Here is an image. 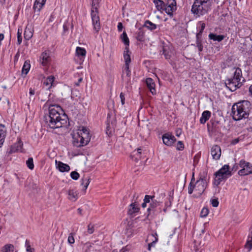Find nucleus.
<instances>
[{
	"label": "nucleus",
	"mask_w": 252,
	"mask_h": 252,
	"mask_svg": "<svg viewBox=\"0 0 252 252\" xmlns=\"http://www.w3.org/2000/svg\"><path fill=\"white\" fill-rule=\"evenodd\" d=\"M249 92L250 94L252 96V85H251L249 87Z\"/></svg>",
	"instance_id": "63"
},
{
	"label": "nucleus",
	"mask_w": 252,
	"mask_h": 252,
	"mask_svg": "<svg viewBox=\"0 0 252 252\" xmlns=\"http://www.w3.org/2000/svg\"><path fill=\"white\" fill-rule=\"evenodd\" d=\"M166 3L164 11L170 17L173 16V12L177 9L176 0H165Z\"/></svg>",
	"instance_id": "9"
},
{
	"label": "nucleus",
	"mask_w": 252,
	"mask_h": 252,
	"mask_svg": "<svg viewBox=\"0 0 252 252\" xmlns=\"http://www.w3.org/2000/svg\"><path fill=\"white\" fill-rule=\"evenodd\" d=\"M239 166L242 168L238 172L240 176H245L252 173V165L244 159L240 161Z\"/></svg>",
	"instance_id": "7"
},
{
	"label": "nucleus",
	"mask_w": 252,
	"mask_h": 252,
	"mask_svg": "<svg viewBox=\"0 0 252 252\" xmlns=\"http://www.w3.org/2000/svg\"><path fill=\"white\" fill-rule=\"evenodd\" d=\"M176 149L178 150L182 151L184 149V143L181 141H178L177 144Z\"/></svg>",
	"instance_id": "48"
},
{
	"label": "nucleus",
	"mask_w": 252,
	"mask_h": 252,
	"mask_svg": "<svg viewBox=\"0 0 252 252\" xmlns=\"http://www.w3.org/2000/svg\"><path fill=\"white\" fill-rule=\"evenodd\" d=\"M76 54L77 56L80 58V60L83 61V59H84L86 56V51L85 49L77 47L76 49Z\"/></svg>",
	"instance_id": "24"
},
{
	"label": "nucleus",
	"mask_w": 252,
	"mask_h": 252,
	"mask_svg": "<svg viewBox=\"0 0 252 252\" xmlns=\"http://www.w3.org/2000/svg\"><path fill=\"white\" fill-rule=\"evenodd\" d=\"M120 38L126 47H128L129 45V40L125 31L123 32V33L121 35Z\"/></svg>",
	"instance_id": "29"
},
{
	"label": "nucleus",
	"mask_w": 252,
	"mask_h": 252,
	"mask_svg": "<svg viewBox=\"0 0 252 252\" xmlns=\"http://www.w3.org/2000/svg\"><path fill=\"white\" fill-rule=\"evenodd\" d=\"M54 80L55 77L54 76L51 75L48 76L44 80L43 84L47 87L48 89H50L52 86H53Z\"/></svg>",
	"instance_id": "20"
},
{
	"label": "nucleus",
	"mask_w": 252,
	"mask_h": 252,
	"mask_svg": "<svg viewBox=\"0 0 252 252\" xmlns=\"http://www.w3.org/2000/svg\"><path fill=\"white\" fill-rule=\"evenodd\" d=\"M215 175L214 184L218 186L222 181L226 180L231 175V171L229 170V166L227 164L223 165L215 173Z\"/></svg>",
	"instance_id": "5"
},
{
	"label": "nucleus",
	"mask_w": 252,
	"mask_h": 252,
	"mask_svg": "<svg viewBox=\"0 0 252 252\" xmlns=\"http://www.w3.org/2000/svg\"><path fill=\"white\" fill-rule=\"evenodd\" d=\"M124 58L125 61V65H129L131 62L130 54H129L128 47H126L124 53Z\"/></svg>",
	"instance_id": "26"
},
{
	"label": "nucleus",
	"mask_w": 252,
	"mask_h": 252,
	"mask_svg": "<svg viewBox=\"0 0 252 252\" xmlns=\"http://www.w3.org/2000/svg\"><path fill=\"white\" fill-rule=\"evenodd\" d=\"M181 134V129H178L176 130V135L178 137H179Z\"/></svg>",
	"instance_id": "60"
},
{
	"label": "nucleus",
	"mask_w": 252,
	"mask_h": 252,
	"mask_svg": "<svg viewBox=\"0 0 252 252\" xmlns=\"http://www.w3.org/2000/svg\"><path fill=\"white\" fill-rule=\"evenodd\" d=\"M24 38L25 40H30L33 35L32 30L31 28L26 27L24 32Z\"/></svg>",
	"instance_id": "27"
},
{
	"label": "nucleus",
	"mask_w": 252,
	"mask_h": 252,
	"mask_svg": "<svg viewBox=\"0 0 252 252\" xmlns=\"http://www.w3.org/2000/svg\"><path fill=\"white\" fill-rule=\"evenodd\" d=\"M209 213V209L207 208L204 207L201 212H200V217L202 218L206 217Z\"/></svg>",
	"instance_id": "44"
},
{
	"label": "nucleus",
	"mask_w": 252,
	"mask_h": 252,
	"mask_svg": "<svg viewBox=\"0 0 252 252\" xmlns=\"http://www.w3.org/2000/svg\"><path fill=\"white\" fill-rule=\"evenodd\" d=\"M162 54L164 55V57L166 60H169L170 59L171 55L170 54V52L166 50V48H165L164 47L163 48Z\"/></svg>",
	"instance_id": "43"
},
{
	"label": "nucleus",
	"mask_w": 252,
	"mask_h": 252,
	"mask_svg": "<svg viewBox=\"0 0 252 252\" xmlns=\"http://www.w3.org/2000/svg\"><path fill=\"white\" fill-rule=\"evenodd\" d=\"M20 57V53L19 52H17V53L16 54L14 57V61L15 63L17 62L18 61V60Z\"/></svg>",
	"instance_id": "55"
},
{
	"label": "nucleus",
	"mask_w": 252,
	"mask_h": 252,
	"mask_svg": "<svg viewBox=\"0 0 252 252\" xmlns=\"http://www.w3.org/2000/svg\"><path fill=\"white\" fill-rule=\"evenodd\" d=\"M210 0H195L191 12L198 17L207 13L210 9Z\"/></svg>",
	"instance_id": "3"
},
{
	"label": "nucleus",
	"mask_w": 252,
	"mask_h": 252,
	"mask_svg": "<svg viewBox=\"0 0 252 252\" xmlns=\"http://www.w3.org/2000/svg\"><path fill=\"white\" fill-rule=\"evenodd\" d=\"M211 204L213 207H217L218 206L219 202L217 198L211 199Z\"/></svg>",
	"instance_id": "52"
},
{
	"label": "nucleus",
	"mask_w": 252,
	"mask_h": 252,
	"mask_svg": "<svg viewBox=\"0 0 252 252\" xmlns=\"http://www.w3.org/2000/svg\"><path fill=\"white\" fill-rule=\"evenodd\" d=\"M241 78V69L239 67L235 68L233 78L228 79L225 82L226 87L231 92L235 91L241 86L242 84L240 82Z\"/></svg>",
	"instance_id": "4"
},
{
	"label": "nucleus",
	"mask_w": 252,
	"mask_h": 252,
	"mask_svg": "<svg viewBox=\"0 0 252 252\" xmlns=\"http://www.w3.org/2000/svg\"><path fill=\"white\" fill-rule=\"evenodd\" d=\"M77 133L81 136L80 137L85 144L87 145L91 139L89 129L84 126L80 127L77 129Z\"/></svg>",
	"instance_id": "8"
},
{
	"label": "nucleus",
	"mask_w": 252,
	"mask_h": 252,
	"mask_svg": "<svg viewBox=\"0 0 252 252\" xmlns=\"http://www.w3.org/2000/svg\"><path fill=\"white\" fill-rule=\"evenodd\" d=\"M199 24L201 26V28H200L199 32H201V33H202L205 28V24L204 23H202V22H200Z\"/></svg>",
	"instance_id": "54"
},
{
	"label": "nucleus",
	"mask_w": 252,
	"mask_h": 252,
	"mask_svg": "<svg viewBox=\"0 0 252 252\" xmlns=\"http://www.w3.org/2000/svg\"><path fill=\"white\" fill-rule=\"evenodd\" d=\"M141 151L142 149L140 148H138L136 151H134L132 154L130 155L131 159L135 161H138L141 158Z\"/></svg>",
	"instance_id": "23"
},
{
	"label": "nucleus",
	"mask_w": 252,
	"mask_h": 252,
	"mask_svg": "<svg viewBox=\"0 0 252 252\" xmlns=\"http://www.w3.org/2000/svg\"><path fill=\"white\" fill-rule=\"evenodd\" d=\"M192 179H191V182L190 183L188 188V192L190 194L192 193L193 189H195V185H192Z\"/></svg>",
	"instance_id": "51"
},
{
	"label": "nucleus",
	"mask_w": 252,
	"mask_h": 252,
	"mask_svg": "<svg viewBox=\"0 0 252 252\" xmlns=\"http://www.w3.org/2000/svg\"><path fill=\"white\" fill-rule=\"evenodd\" d=\"M30 92H29V94H30V98H31V96L32 95H34L35 94V91L34 89H32V88H31L30 89Z\"/></svg>",
	"instance_id": "58"
},
{
	"label": "nucleus",
	"mask_w": 252,
	"mask_h": 252,
	"mask_svg": "<svg viewBox=\"0 0 252 252\" xmlns=\"http://www.w3.org/2000/svg\"><path fill=\"white\" fill-rule=\"evenodd\" d=\"M247 130L249 132H252V126H250L247 128Z\"/></svg>",
	"instance_id": "64"
},
{
	"label": "nucleus",
	"mask_w": 252,
	"mask_h": 252,
	"mask_svg": "<svg viewBox=\"0 0 252 252\" xmlns=\"http://www.w3.org/2000/svg\"><path fill=\"white\" fill-rule=\"evenodd\" d=\"M25 247H26V251L27 252H34V249L31 248L30 245V242L28 240H26L25 242Z\"/></svg>",
	"instance_id": "42"
},
{
	"label": "nucleus",
	"mask_w": 252,
	"mask_h": 252,
	"mask_svg": "<svg viewBox=\"0 0 252 252\" xmlns=\"http://www.w3.org/2000/svg\"><path fill=\"white\" fill-rule=\"evenodd\" d=\"M252 109L251 104L248 100H243L233 104L231 109V115L235 121H239L249 117Z\"/></svg>",
	"instance_id": "2"
},
{
	"label": "nucleus",
	"mask_w": 252,
	"mask_h": 252,
	"mask_svg": "<svg viewBox=\"0 0 252 252\" xmlns=\"http://www.w3.org/2000/svg\"><path fill=\"white\" fill-rule=\"evenodd\" d=\"M80 137L77 132V135H74L73 136L72 144L73 146L76 147H81L86 145Z\"/></svg>",
	"instance_id": "15"
},
{
	"label": "nucleus",
	"mask_w": 252,
	"mask_h": 252,
	"mask_svg": "<svg viewBox=\"0 0 252 252\" xmlns=\"http://www.w3.org/2000/svg\"><path fill=\"white\" fill-rule=\"evenodd\" d=\"M159 205V203L153 198L152 200V202L150 203V207L148 208V211L149 212L151 211H153L154 209Z\"/></svg>",
	"instance_id": "36"
},
{
	"label": "nucleus",
	"mask_w": 252,
	"mask_h": 252,
	"mask_svg": "<svg viewBox=\"0 0 252 252\" xmlns=\"http://www.w3.org/2000/svg\"><path fill=\"white\" fill-rule=\"evenodd\" d=\"M31 67L30 62L27 60L25 62L22 69V73L25 75L27 74Z\"/></svg>",
	"instance_id": "28"
},
{
	"label": "nucleus",
	"mask_w": 252,
	"mask_h": 252,
	"mask_svg": "<svg viewBox=\"0 0 252 252\" xmlns=\"http://www.w3.org/2000/svg\"><path fill=\"white\" fill-rule=\"evenodd\" d=\"M100 0H92V9H91V17L94 29L98 32L100 29L99 17L98 16V11L97 6Z\"/></svg>",
	"instance_id": "6"
},
{
	"label": "nucleus",
	"mask_w": 252,
	"mask_h": 252,
	"mask_svg": "<svg viewBox=\"0 0 252 252\" xmlns=\"http://www.w3.org/2000/svg\"><path fill=\"white\" fill-rule=\"evenodd\" d=\"M144 27L147 28L148 30L151 31L156 29L157 28V25L153 23L149 20H146L145 22Z\"/></svg>",
	"instance_id": "31"
},
{
	"label": "nucleus",
	"mask_w": 252,
	"mask_h": 252,
	"mask_svg": "<svg viewBox=\"0 0 252 252\" xmlns=\"http://www.w3.org/2000/svg\"><path fill=\"white\" fill-rule=\"evenodd\" d=\"M153 236L155 237V240L153 241V242L148 245V250H151V247H154L156 243L158 241V234L156 232L154 234H153Z\"/></svg>",
	"instance_id": "39"
},
{
	"label": "nucleus",
	"mask_w": 252,
	"mask_h": 252,
	"mask_svg": "<svg viewBox=\"0 0 252 252\" xmlns=\"http://www.w3.org/2000/svg\"><path fill=\"white\" fill-rule=\"evenodd\" d=\"M211 113L209 111H204L201 115V117L200 119V123L202 124H205L207 121L209 120L210 117H211Z\"/></svg>",
	"instance_id": "21"
},
{
	"label": "nucleus",
	"mask_w": 252,
	"mask_h": 252,
	"mask_svg": "<svg viewBox=\"0 0 252 252\" xmlns=\"http://www.w3.org/2000/svg\"><path fill=\"white\" fill-rule=\"evenodd\" d=\"M157 9L158 10H164L165 3L161 0H154Z\"/></svg>",
	"instance_id": "30"
},
{
	"label": "nucleus",
	"mask_w": 252,
	"mask_h": 252,
	"mask_svg": "<svg viewBox=\"0 0 252 252\" xmlns=\"http://www.w3.org/2000/svg\"><path fill=\"white\" fill-rule=\"evenodd\" d=\"M26 164L30 169L32 170L34 168L33 158H29L26 161Z\"/></svg>",
	"instance_id": "38"
},
{
	"label": "nucleus",
	"mask_w": 252,
	"mask_h": 252,
	"mask_svg": "<svg viewBox=\"0 0 252 252\" xmlns=\"http://www.w3.org/2000/svg\"><path fill=\"white\" fill-rule=\"evenodd\" d=\"M155 198L154 196H151L149 195H146L144 199V202L146 203H149L150 200H152Z\"/></svg>",
	"instance_id": "49"
},
{
	"label": "nucleus",
	"mask_w": 252,
	"mask_h": 252,
	"mask_svg": "<svg viewBox=\"0 0 252 252\" xmlns=\"http://www.w3.org/2000/svg\"><path fill=\"white\" fill-rule=\"evenodd\" d=\"M77 212L80 215V216H82L83 215V214H82V209H81V208H78L77 209Z\"/></svg>",
	"instance_id": "62"
},
{
	"label": "nucleus",
	"mask_w": 252,
	"mask_h": 252,
	"mask_svg": "<svg viewBox=\"0 0 252 252\" xmlns=\"http://www.w3.org/2000/svg\"><path fill=\"white\" fill-rule=\"evenodd\" d=\"M209 38L214 41L220 42L224 39L225 36L223 35H217L215 33H210L209 34Z\"/></svg>",
	"instance_id": "25"
},
{
	"label": "nucleus",
	"mask_w": 252,
	"mask_h": 252,
	"mask_svg": "<svg viewBox=\"0 0 252 252\" xmlns=\"http://www.w3.org/2000/svg\"><path fill=\"white\" fill-rule=\"evenodd\" d=\"M14 246L10 244L5 245L1 249V252H13Z\"/></svg>",
	"instance_id": "34"
},
{
	"label": "nucleus",
	"mask_w": 252,
	"mask_h": 252,
	"mask_svg": "<svg viewBox=\"0 0 252 252\" xmlns=\"http://www.w3.org/2000/svg\"><path fill=\"white\" fill-rule=\"evenodd\" d=\"M123 74H126V78L127 81L130 80L131 76V71L129 67V65H125L124 69L123 71Z\"/></svg>",
	"instance_id": "33"
},
{
	"label": "nucleus",
	"mask_w": 252,
	"mask_h": 252,
	"mask_svg": "<svg viewBox=\"0 0 252 252\" xmlns=\"http://www.w3.org/2000/svg\"><path fill=\"white\" fill-rule=\"evenodd\" d=\"M81 181V185L84 186V189L86 190L90 183L89 179H88L87 178H84L82 179Z\"/></svg>",
	"instance_id": "41"
},
{
	"label": "nucleus",
	"mask_w": 252,
	"mask_h": 252,
	"mask_svg": "<svg viewBox=\"0 0 252 252\" xmlns=\"http://www.w3.org/2000/svg\"><path fill=\"white\" fill-rule=\"evenodd\" d=\"M201 32H199L198 33H197L196 35V40H201V36H202Z\"/></svg>",
	"instance_id": "56"
},
{
	"label": "nucleus",
	"mask_w": 252,
	"mask_h": 252,
	"mask_svg": "<svg viewBox=\"0 0 252 252\" xmlns=\"http://www.w3.org/2000/svg\"><path fill=\"white\" fill-rule=\"evenodd\" d=\"M207 185V180L203 178L198 180L195 184V190L198 191L199 194H202L204 191Z\"/></svg>",
	"instance_id": "10"
},
{
	"label": "nucleus",
	"mask_w": 252,
	"mask_h": 252,
	"mask_svg": "<svg viewBox=\"0 0 252 252\" xmlns=\"http://www.w3.org/2000/svg\"><path fill=\"white\" fill-rule=\"evenodd\" d=\"M162 138L163 143L168 146H172L176 141L175 136L170 133L164 134Z\"/></svg>",
	"instance_id": "11"
},
{
	"label": "nucleus",
	"mask_w": 252,
	"mask_h": 252,
	"mask_svg": "<svg viewBox=\"0 0 252 252\" xmlns=\"http://www.w3.org/2000/svg\"><path fill=\"white\" fill-rule=\"evenodd\" d=\"M94 225L92 224H89L88 225L87 232L91 234L94 233Z\"/></svg>",
	"instance_id": "46"
},
{
	"label": "nucleus",
	"mask_w": 252,
	"mask_h": 252,
	"mask_svg": "<svg viewBox=\"0 0 252 252\" xmlns=\"http://www.w3.org/2000/svg\"><path fill=\"white\" fill-rule=\"evenodd\" d=\"M7 133L6 128L4 125L0 124V148L2 146Z\"/></svg>",
	"instance_id": "16"
},
{
	"label": "nucleus",
	"mask_w": 252,
	"mask_h": 252,
	"mask_svg": "<svg viewBox=\"0 0 252 252\" xmlns=\"http://www.w3.org/2000/svg\"><path fill=\"white\" fill-rule=\"evenodd\" d=\"M68 243L70 244H73L75 242V240L74 238V234L71 233L69 234L68 239H67Z\"/></svg>",
	"instance_id": "47"
},
{
	"label": "nucleus",
	"mask_w": 252,
	"mask_h": 252,
	"mask_svg": "<svg viewBox=\"0 0 252 252\" xmlns=\"http://www.w3.org/2000/svg\"><path fill=\"white\" fill-rule=\"evenodd\" d=\"M136 38L139 41H143L144 40V32L142 31L137 32Z\"/></svg>",
	"instance_id": "37"
},
{
	"label": "nucleus",
	"mask_w": 252,
	"mask_h": 252,
	"mask_svg": "<svg viewBox=\"0 0 252 252\" xmlns=\"http://www.w3.org/2000/svg\"><path fill=\"white\" fill-rule=\"evenodd\" d=\"M50 52L46 50L43 52L40 57V61L43 66L48 65L51 62Z\"/></svg>",
	"instance_id": "12"
},
{
	"label": "nucleus",
	"mask_w": 252,
	"mask_h": 252,
	"mask_svg": "<svg viewBox=\"0 0 252 252\" xmlns=\"http://www.w3.org/2000/svg\"><path fill=\"white\" fill-rule=\"evenodd\" d=\"M82 81V78H80L78 79V82L75 83V84L76 86H78L80 83Z\"/></svg>",
	"instance_id": "61"
},
{
	"label": "nucleus",
	"mask_w": 252,
	"mask_h": 252,
	"mask_svg": "<svg viewBox=\"0 0 252 252\" xmlns=\"http://www.w3.org/2000/svg\"><path fill=\"white\" fill-rule=\"evenodd\" d=\"M239 142V138H237L233 139L232 140L231 143L233 145H235V144H236L237 143H238Z\"/></svg>",
	"instance_id": "59"
},
{
	"label": "nucleus",
	"mask_w": 252,
	"mask_h": 252,
	"mask_svg": "<svg viewBox=\"0 0 252 252\" xmlns=\"http://www.w3.org/2000/svg\"><path fill=\"white\" fill-rule=\"evenodd\" d=\"M120 97L121 98L122 104L124 105L125 104V94L123 93H121L120 94Z\"/></svg>",
	"instance_id": "53"
},
{
	"label": "nucleus",
	"mask_w": 252,
	"mask_h": 252,
	"mask_svg": "<svg viewBox=\"0 0 252 252\" xmlns=\"http://www.w3.org/2000/svg\"><path fill=\"white\" fill-rule=\"evenodd\" d=\"M211 154L215 160H219L221 155V149L218 145L213 146L211 149Z\"/></svg>",
	"instance_id": "13"
},
{
	"label": "nucleus",
	"mask_w": 252,
	"mask_h": 252,
	"mask_svg": "<svg viewBox=\"0 0 252 252\" xmlns=\"http://www.w3.org/2000/svg\"><path fill=\"white\" fill-rule=\"evenodd\" d=\"M23 147V143L21 140H19L17 142L13 145L9 151V153H13L17 152H22Z\"/></svg>",
	"instance_id": "17"
},
{
	"label": "nucleus",
	"mask_w": 252,
	"mask_h": 252,
	"mask_svg": "<svg viewBox=\"0 0 252 252\" xmlns=\"http://www.w3.org/2000/svg\"><path fill=\"white\" fill-rule=\"evenodd\" d=\"M44 5V3H41L39 2V1L35 0L33 4V8L35 11H37L39 12L40 11Z\"/></svg>",
	"instance_id": "35"
},
{
	"label": "nucleus",
	"mask_w": 252,
	"mask_h": 252,
	"mask_svg": "<svg viewBox=\"0 0 252 252\" xmlns=\"http://www.w3.org/2000/svg\"><path fill=\"white\" fill-rule=\"evenodd\" d=\"M118 30L119 32H121L123 29V26L122 23L119 22L118 24Z\"/></svg>",
	"instance_id": "57"
},
{
	"label": "nucleus",
	"mask_w": 252,
	"mask_h": 252,
	"mask_svg": "<svg viewBox=\"0 0 252 252\" xmlns=\"http://www.w3.org/2000/svg\"><path fill=\"white\" fill-rule=\"evenodd\" d=\"M57 168L61 172H68L70 170V166L65 163L60 161H55Z\"/></svg>",
	"instance_id": "14"
},
{
	"label": "nucleus",
	"mask_w": 252,
	"mask_h": 252,
	"mask_svg": "<svg viewBox=\"0 0 252 252\" xmlns=\"http://www.w3.org/2000/svg\"><path fill=\"white\" fill-rule=\"evenodd\" d=\"M61 107L58 105L49 104V113L44 117V121L47 126L51 128H57L65 126L67 123V117L60 113Z\"/></svg>",
	"instance_id": "1"
},
{
	"label": "nucleus",
	"mask_w": 252,
	"mask_h": 252,
	"mask_svg": "<svg viewBox=\"0 0 252 252\" xmlns=\"http://www.w3.org/2000/svg\"><path fill=\"white\" fill-rule=\"evenodd\" d=\"M68 199L72 201H75L77 199V193L73 189H70L68 192Z\"/></svg>",
	"instance_id": "32"
},
{
	"label": "nucleus",
	"mask_w": 252,
	"mask_h": 252,
	"mask_svg": "<svg viewBox=\"0 0 252 252\" xmlns=\"http://www.w3.org/2000/svg\"><path fill=\"white\" fill-rule=\"evenodd\" d=\"M196 46L198 48V51L200 52L203 50V45L202 44V41L201 40H196Z\"/></svg>",
	"instance_id": "50"
},
{
	"label": "nucleus",
	"mask_w": 252,
	"mask_h": 252,
	"mask_svg": "<svg viewBox=\"0 0 252 252\" xmlns=\"http://www.w3.org/2000/svg\"><path fill=\"white\" fill-rule=\"evenodd\" d=\"M139 209L140 208L139 207V205L137 202L132 203L129 206L128 214L129 215H132L138 212Z\"/></svg>",
	"instance_id": "18"
},
{
	"label": "nucleus",
	"mask_w": 252,
	"mask_h": 252,
	"mask_svg": "<svg viewBox=\"0 0 252 252\" xmlns=\"http://www.w3.org/2000/svg\"><path fill=\"white\" fill-rule=\"evenodd\" d=\"M22 30L19 28L17 32V44L18 45H20L22 43Z\"/></svg>",
	"instance_id": "40"
},
{
	"label": "nucleus",
	"mask_w": 252,
	"mask_h": 252,
	"mask_svg": "<svg viewBox=\"0 0 252 252\" xmlns=\"http://www.w3.org/2000/svg\"><path fill=\"white\" fill-rule=\"evenodd\" d=\"M146 83L148 88L153 94H156V91L155 89V84L154 80L150 78H148L146 80Z\"/></svg>",
	"instance_id": "19"
},
{
	"label": "nucleus",
	"mask_w": 252,
	"mask_h": 252,
	"mask_svg": "<svg viewBox=\"0 0 252 252\" xmlns=\"http://www.w3.org/2000/svg\"><path fill=\"white\" fill-rule=\"evenodd\" d=\"M71 178L75 180H77L80 177L79 174L76 171H72L70 173Z\"/></svg>",
	"instance_id": "45"
},
{
	"label": "nucleus",
	"mask_w": 252,
	"mask_h": 252,
	"mask_svg": "<svg viewBox=\"0 0 252 252\" xmlns=\"http://www.w3.org/2000/svg\"><path fill=\"white\" fill-rule=\"evenodd\" d=\"M245 247L248 249L249 252L252 249V227L250 228V233L248 236V239Z\"/></svg>",
	"instance_id": "22"
}]
</instances>
